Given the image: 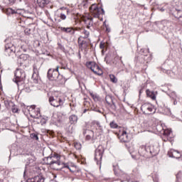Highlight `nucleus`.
<instances>
[{
    "mask_svg": "<svg viewBox=\"0 0 182 182\" xmlns=\"http://www.w3.org/2000/svg\"><path fill=\"white\" fill-rule=\"evenodd\" d=\"M47 77L49 80L60 82L62 75L59 73V66H57L55 69L50 68L47 73Z\"/></svg>",
    "mask_w": 182,
    "mask_h": 182,
    "instance_id": "obj_1",
    "label": "nucleus"
},
{
    "mask_svg": "<svg viewBox=\"0 0 182 182\" xmlns=\"http://www.w3.org/2000/svg\"><path fill=\"white\" fill-rule=\"evenodd\" d=\"M15 79L14 82L16 83L17 86L21 85V82L25 80L26 74L25 71L22 69L17 68L14 73Z\"/></svg>",
    "mask_w": 182,
    "mask_h": 182,
    "instance_id": "obj_2",
    "label": "nucleus"
},
{
    "mask_svg": "<svg viewBox=\"0 0 182 182\" xmlns=\"http://www.w3.org/2000/svg\"><path fill=\"white\" fill-rule=\"evenodd\" d=\"M105 153V148L103 146L100 145L95 149L94 160L96 161L97 166L102 164V159L103 157V154Z\"/></svg>",
    "mask_w": 182,
    "mask_h": 182,
    "instance_id": "obj_3",
    "label": "nucleus"
},
{
    "mask_svg": "<svg viewBox=\"0 0 182 182\" xmlns=\"http://www.w3.org/2000/svg\"><path fill=\"white\" fill-rule=\"evenodd\" d=\"M90 11L94 18H100V15H105V10L102 7H98L97 4H92L90 7Z\"/></svg>",
    "mask_w": 182,
    "mask_h": 182,
    "instance_id": "obj_4",
    "label": "nucleus"
},
{
    "mask_svg": "<svg viewBox=\"0 0 182 182\" xmlns=\"http://www.w3.org/2000/svg\"><path fill=\"white\" fill-rule=\"evenodd\" d=\"M48 102L51 106H53V107L63 106V103H65V100L60 97H50Z\"/></svg>",
    "mask_w": 182,
    "mask_h": 182,
    "instance_id": "obj_5",
    "label": "nucleus"
},
{
    "mask_svg": "<svg viewBox=\"0 0 182 182\" xmlns=\"http://www.w3.org/2000/svg\"><path fill=\"white\" fill-rule=\"evenodd\" d=\"M141 110L144 114H151V113H156L154 106L149 102L143 104L141 107Z\"/></svg>",
    "mask_w": 182,
    "mask_h": 182,
    "instance_id": "obj_6",
    "label": "nucleus"
},
{
    "mask_svg": "<svg viewBox=\"0 0 182 182\" xmlns=\"http://www.w3.org/2000/svg\"><path fill=\"white\" fill-rule=\"evenodd\" d=\"M149 150H150V145H142L139 147L138 153L139 156H141L145 159H150L151 154Z\"/></svg>",
    "mask_w": 182,
    "mask_h": 182,
    "instance_id": "obj_7",
    "label": "nucleus"
},
{
    "mask_svg": "<svg viewBox=\"0 0 182 182\" xmlns=\"http://www.w3.org/2000/svg\"><path fill=\"white\" fill-rule=\"evenodd\" d=\"M51 163L53 170H56L57 171H59V170H60V168H59V166H60V156L55 154L51 155Z\"/></svg>",
    "mask_w": 182,
    "mask_h": 182,
    "instance_id": "obj_8",
    "label": "nucleus"
},
{
    "mask_svg": "<svg viewBox=\"0 0 182 182\" xmlns=\"http://www.w3.org/2000/svg\"><path fill=\"white\" fill-rule=\"evenodd\" d=\"M15 46L12 43H8L5 46L4 55L6 56H14L15 55Z\"/></svg>",
    "mask_w": 182,
    "mask_h": 182,
    "instance_id": "obj_9",
    "label": "nucleus"
},
{
    "mask_svg": "<svg viewBox=\"0 0 182 182\" xmlns=\"http://www.w3.org/2000/svg\"><path fill=\"white\" fill-rule=\"evenodd\" d=\"M23 156H27L26 167V166H29V164H33V163H35L36 160V157H35V155H33L32 152L26 153L23 154Z\"/></svg>",
    "mask_w": 182,
    "mask_h": 182,
    "instance_id": "obj_10",
    "label": "nucleus"
},
{
    "mask_svg": "<svg viewBox=\"0 0 182 182\" xmlns=\"http://www.w3.org/2000/svg\"><path fill=\"white\" fill-rule=\"evenodd\" d=\"M82 134L85 136V140H91L95 137V132L93 130L84 129Z\"/></svg>",
    "mask_w": 182,
    "mask_h": 182,
    "instance_id": "obj_11",
    "label": "nucleus"
},
{
    "mask_svg": "<svg viewBox=\"0 0 182 182\" xmlns=\"http://www.w3.org/2000/svg\"><path fill=\"white\" fill-rule=\"evenodd\" d=\"M149 154L151 155H149V159H151V157H154V156H157V154H159V147L157 146H149Z\"/></svg>",
    "mask_w": 182,
    "mask_h": 182,
    "instance_id": "obj_12",
    "label": "nucleus"
},
{
    "mask_svg": "<svg viewBox=\"0 0 182 182\" xmlns=\"http://www.w3.org/2000/svg\"><path fill=\"white\" fill-rule=\"evenodd\" d=\"M168 156L172 159H180V157H181V154H180V152L178 151L171 149L168 151Z\"/></svg>",
    "mask_w": 182,
    "mask_h": 182,
    "instance_id": "obj_13",
    "label": "nucleus"
},
{
    "mask_svg": "<svg viewBox=\"0 0 182 182\" xmlns=\"http://www.w3.org/2000/svg\"><path fill=\"white\" fill-rule=\"evenodd\" d=\"M164 141H168V140L171 139V130L165 129L164 131L163 137Z\"/></svg>",
    "mask_w": 182,
    "mask_h": 182,
    "instance_id": "obj_14",
    "label": "nucleus"
},
{
    "mask_svg": "<svg viewBox=\"0 0 182 182\" xmlns=\"http://www.w3.org/2000/svg\"><path fill=\"white\" fill-rule=\"evenodd\" d=\"M87 29H90L93 26V18L92 17H85L83 19Z\"/></svg>",
    "mask_w": 182,
    "mask_h": 182,
    "instance_id": "obj_15",
    "label": "nucleus"
},
{
    "mask_svg": "<svg viewBox=\"0 0 182 182\" xmlns=\"http://www.w3.org/2000/svg\"><path fill=\"white\" fill-rule=\"evenodd\" d=\"M59 29L61 32H64L65 33H70V35H73L75 33V30L70 27H59Z\"/></svg>",
    "mask_w": 182,
    "mask_h": 182,
    "instance_id": "obj_16",
    "label": "nucleus"
},
{
    "mask_svg": "<svg viewBox=\"0 0 182 182\" xmlns=\"http://www.w3.org/2000/svg\"><path fill=\"white\" fill-rule=\"evenodd\" d=\"M96 65L97 64L95 62H89L87 66L92 70V72L95 73V75H100L99 73H97V70H96Z\"/></svg>",
    "mask_w": 182,
    "mask_h": 182,
    "instance_id": "obj_17",
    "label": "nucleus"
},
{
    "mask_svg": "<svg viewBox=\"0 0 182 182\" xmlns=\"http://www.w3.org/2000/svg\"><path fill=\"white\" fill-rule=\"evenodd\" d=\"M120 139L121 141H123L124 143H129V140H130V138L129 137V134H127L126 131L122 132Z\"/></svg>",
    "mask_w": 182,
    "mask_h": 182,
    "instance_id": "obj_18",
    "label": "nucleus"
},
{
    "mask_svg": "<svg viewBox=\"0 0 182 182\" xmlns=\"http://www.w3.org/2000/svg\"><path fill=\"white\" fill-rule=\"evenodd\" d=\"M27 182H45V178L42 176H36L34 178L28 179Z\"/></svg>",
    "mask_w": 182,
    "mask_h": 182,
    "instance_id": "obj_19",
    "label": "nucleus"
},
{
    "mask_svg": "<svg viewBox=\"0 0 182 182\" xmlns=\"http://www.w3.org/2000/svg\"><path fill=\"white\" fill-rule=\"evenodd\" d=\"M105 101H106V103H107V105H109V106L112 103V107H114V109H116V104L113 102V98L112 97V96L107 95L105 97Z\"/></svg>",
    "mask_w": 182,
    "mask_h": 182,
    "instance_id": "obj_20",
    "label": "nucleus"
},
{
    "mask_svg": "<svg viewBox=\"0 0 182 182\" xmlns=\"http://www.w3.org/2000/svg\"><path fill=\"white\" fill-rule=\"evenodd\" d=\"M3 14H6V15L10 16V15H15V14H18V11L11 8H9V9H4V11H3Z\"/></svg>",
    "mask_w": 182,
    "mask_h": 182,
    "instance_id": "obj_21",
    "label": "nucleus"
},
{
    "mask_svg": "<svg viewBox=\"0 0 182 182\" xmlns=\"http://www.w3.org/2000/svg\"><path fill=\"white\" fill-rule=\"evenodd\" d=\"M64 11L65 13H63V12L60 13V16H59V18L60 19H62V21H65V19H66V16L69 15V14L70 12V11L66 8L64 9Z\"/></svg>",
    "mask_w": 182,
    "mask_h": 182,
    "instance_id": "obj_22",
    "label": "nucleus"
},
{
    "mask_svg": "<svg viewBox=\"0 0 182 182\" xmlns=\"http://www.w3.org/2000/svg\"><path fill=\"white\" fill-rule=\"evenodd\" d=\"M70 124H76L77 123V116L76 114H72L69 117Z\"/></svg>",
    "mask_w": 182,
    "mask_h": 182,
    "instance_id": "obj_23",
    "label": "nucleus"
},
{
    "mask_svg": "<svg viewBox=\"0 0 182 182\" xmlns=\"http://www.w3.org/2000/svg\"><path fill=\"white\" fill-rule=\"evenodd\" d=\"M37 4L40 6V8H44L46 5L49 4V1L48 0H37Z\"/></svg>",
    "mask_w": 182,
    "mask_h": 182,
    "instance_id": "obj_24",
    "label": "nucleus"
},
{
    "mask_svg": "<svg viewBox=\"0 0 182 182\" xmlns=\"http://www.w3.org/2000/svg\"><path fill=\"white\" fill-rule=\"evenodd\" d=\"M146 93L148 97H151L152 100H156V95L154 94V92L146 90Z\"/></svg>",
    "mask_w": 182,
    "mask_h": 182,
    "instance_id": "obj_25",
    "label": "nucleus"
},
{
    "mask_svg": "<svg viewBox=\"0 0 182 182\" xmlns=\"http://www.w3.org/2000/svg\"><path fill=\"white\" fill-rule=\"evenodd\" d=\"M43 161L46 164L50 166L52 168V155L43 159Z\"/></svg>",
    "mask_w": 182,
    "mask_h": 182,
    "instance_id": "obj_26",
    "label": "nucleus"
},
{
    "mask_svg": "<svg viewBox=\"0 0 182 182\" xmlns=\"http://www.w3.org/2000/svg\"><path fill=\"white\" fill-rule=\"evenodd\" d=\"M18 59H20V62H25V60H28L29 59V55H28V54H21L18 56Z\"/></svg>",
    "mask_w": 182,
    "mask_h": 182,
    "instance_id": "obj_27",
    "label": "nucleus"
},
{
    "mask_svg": "<svg viewBox=\"0 0 182 182\" xmlns=\"http://www.w3.org/2000/svg\"><path fill=\"white\" fill-rule=\"evenodd\" d=\"M96 125H97L96 130H98L99 134H100V133H103V127H102V125H100V122H97Z\"/></svg>",
    "mask_w": 182,
    "mask_h": 182,
    "instance_id": "obj_28",
    "label": "nucleus"
},
{
    "mask_svg": "<svg viewBox=\"0 0 182 182\" xmlns=\"http://www.w3.org/2000/svg\"><path fill=\"white\" fill-rule=\"evenodd\" d=\"M78 45L80 48H83V45H86V41L82 40V37L78 38Z\"/></svg>",
    "mask_w": 182,
    "mask_h": 182,
    "instance_id": "obj_29",
    "label": "nucleus"
},
{
    "mask_svg": "<svg viewBox=\"0 0 182 182\" xmlns=\"http://www.w3.org/2000/svg\"><path fill=\"white\" fill-rule=\"evenodd\" d=\"M59 68H60L61 69H64V70H69V72H70V68H69V67H68V64H63V63H60V66H59Z\"/></svg>",
    "mask_w": 182,
    "mask_h": 182,
    "instance_id": "obj_30",
    "label": "nucleus"
},
{
    "mask_svg": "<svg viewBox=\"0 0 182 182\" xmlns=\"http://www.w3.org/2000/svg\"><path fill=\"white\" fill-rule=\"evenodd\" d=\"M82 33H84L85 36L83 37L84 39H87V37L90 35V32L87 30L83 29Z\"/></svg>",
    "mask_w": 182,
    "mask_h": 182,
    "instance_id": "obj_31",
    "label": "nucleus"
},
{
    "mask_svg": "<svg viewBox=\"0 0 182 182\" xmlns=\"http://www.w3.org/2000/svg\"><path fill=\"white\" fill-rule=\"evenodd\" d=\"M109 78L112 83H117V78L116 76H114V75H109Z\"/></svg>",
    "mask_w": 182,
    "mask_h": 182,
    "instance_id": "obj_32",
    "label": "nucleus"
},
{
    "mask_svg": "<svg viewBox=\"0 0 182 182\" xmlns=\"http://www.w3.org/2000/svg\"><path fill=\"white\" fill-rule=\"evenodd\" d=\"M109 126L111 129H117V127H119V125H117V124L114 122V121L110 122Z\"/></svg>",
    "mask_w": 182,
    "mask_h": 182,
    "instance_id": "obj_33",
    "label": "nucleus"
},
{
    "mask_svg": "<svg viewBox=\"0 0 182 182\" xmlns=\"http://www.w3.org/2000/svg\"><path fill=\"white\" fill-rule=\"evenodd\" d=\"M18 107L16 106V105H13L12 107H11V112L13 113H18Z\"/></svg>",
    "mask_w": 182,
    "mask_h": 182,
    "instance_id": "obj_34",
    "label": "nucleus"
},
{
    "mask_svg": "<svg viewBox=\"0 0 182 182\" xmlns=\"http://www.w3.org/2000/svg\"><path fill=\"white\" fill-rule=\"evenodd\" d=\"M67 132L72 134V133H73V126L70 125L68 128H67Z\"/></svg>",
    "mask_w": 182,
    "mask_h": 182,
    "instance_id": "obj_35",
    "label": "nucleus"
},
{
    "mask_svg": "<svg viewBox=\"0 0 182 182\" xmlns=\"http://www.w3.org/2000/svg\"><path fill=\"white\" fill-rule=\"evenodd\" d=\"M31 139H33L34 140H39V137L38 136V134L33 133L31 134Z\"/></svg>",
    "mask_w": 182,
    "mask_h": 182,
    "instance_id": "obj_36",
    "label": "nucleus"
},
{
    "mask_svg": "<svg viewBox=\"0 0 182 182\" xmlns=\"http://www.w3.org/2000/svg\"><path fill=\"white\" fill-rule=\"evenodd\" d=\"M16 1V0H6V4H7V5H14Z\"/></svg>",
    "mask_w": 182,
    "mask_h": 182,
    "instance_id": "obj_37",
    "label": "nucleus"
},
{
    "mask_svg": "<svg viewBox=\"0 0 182 182\" xmlns=\"http://www.w3.org/2000/svg\"><path fill=\"white\" fill-rule=\"evenodd\" d=\"M132 173H133L132 174L134 176H137V174H139V168H134L132 170Z\"/></svg>",
    "mask_w": 182,
    "mask_h": 182,
    "instance_id": "obj_38",
    "label": "nucleus"
},
{
    "mask_svg": "<svg viewBox=\"0 0 182 182\" xmlns=\"http://www.w3.org/2000/svg\"><path fill=\"white\" fill-rule=\"evenodd\" d=\"M58 49H60V50H63V52H65V46H63L62 44L58 43Z\"/></svg>",
    "mask_w": 182,
    "mask_h": 182,
    "instance_id": "obj_39",
    "label": "nucleus"
},
{
    "mask_svg": "<svg viewBox=\"0 0 182 182\" xmlns=\"http://www.w3.org/2000/svg\"><path fill=\"white\" fill-rule=\"evenodd\" d=\"M132 159H134V160H139V159H140V156H139V155H136V156L132 155Z\"/></svg>",
    "mask_w": 182,
    "mask_h": 182,
    "instance_id": "obj_40",
    "label": "nucleus"
},
{
    "mask_svg": "<svg viewBox=\"0 0 182 182\" xmlns=\"http://www.w3.org/2000/svg\"><path fill=\"white\" fill-rule=\"evenodd\" d=\"M182 176V172L179 171L177 174H176V178L177 180H178V178H180V177H181Z\"/></svg>",
    "mask_w": 182,
    "mask_h": 182,
    "instance_id": "obj_41",
    "label": "nucleus"
},
{
    "mask_svg": "<svg viewBox=\"0 0 182 182\" xmlns=\"http://www.w3.org/2000/svg\"><path fill=\"white\" fill-rule=\"evenodd\" d=\"M63 168H68V170H69V168H70V166H69V165H68L66 164H64Z\"/></svg>",
    "mask_w": 182,
    "mask_h": 182,
    "instance_id": "obj_42",
    "label": "nucleus"
},
{
    "mask_svg": "<svg viewBox=\"0 0 182 182\" xmlns=\"http://www.w3.org/2000/svg\"><path fill=\"white\" fill-rule=\"evenodd\" d=\"M100 49H105V43H100Z\"/></svg>",
    "mask_w": 182,
    "mask_h": 182,
    "instance_id": "obj_43",
    "label": "nucleus"
},
{
    "mask_svg": "<svg viewBox=\"0 0 182 182\" xmlns=\"http://www.w3.org/2000/svg\"><path fill=\"white\" fill-rule=\"evenodd\" d=\"M95 70H97V73L100 70V67H99L97 64L95 65Z\"/></svg>",
    "mask_w": 182,
    "mask_h": 182,
    "instance_id": "obj_44",
    "label": "nucleus"
},
{
    "mask_svg": "<svg viewBox=\"0 0 182 182\" xmlns=\"http://www.w3.org/2000/svg\"><path fill=\"white\" fill-rule=\"evenodd\" d=\"M35 76H38V74H36V73H33V76H32V79H35Z\"/></svg>",
    "mask_w": 182,
    "mask_h": 182,
    "instance_id": "obj_45",
    "label": "nucleus"
},
{
    "mask_svg": "<svg viewBox=\"0 0 182 182\" xmlns=\"http://www.w3.org/2000/svg\"><path fill=\"white\" fill-rule=\"evenodd\" d=\"M0 9L1 11H2V12L4 13V11H5V9H4V7H2V6L0 5Z\"/></svg>",
    "mask_w": 182,
    "mask_h": 182,
    "instance_id": "obj_46",
    "label": "nucleus"
},
{
    "mask_svg": "<svg viewBox=\"0 0 182 182\" xmlns=\"http://www.w3.org/2000/svg\"><path fill=\"white\" fill-rule=\"evenodd\" d=\"M105 28H106V31L107 32H110L109 28H107V25H105Z\"/></svg>",
    "mask_w": 182,
    "mask_h": 182,
    "instance_id": "obj_47",
    "label": "nucleus"
},
{
    "mask_svg": "<svg viewBox=\"0 0 182 182\" xmlns=\"http://www.w3.org/2000/svg\"><path fill=\"white\" fill-rule=\"evenodd\" d=\"M68 170H70V171L71 172V173H74L75 172V171H73V170H72V168H69Z\"/></svg>",
    "mask_w": 182,
    "mask_h": 182,
    "instance_id": "obj_48",
    "label": "nucleus"
},
{
    "mask_svg": "<svg viewBox=\"0 0 182 182\" xmlns=\"http://www.w3.org/2000/svg\"><path fill=\"white\" fill-rule=\"evenodd\" d=\"M160 11H161V12H164V8H161V9H160Z\"/></svg>",
    "mask_w": 182,
    "mask_h": 182,
    "instance_id": "obj_49",
    "label": "nucleus"
},
{
    "mask_svg": "<svg viewBox=\"0 0 182 182\" xmlns=\"http://www.w3.org/2000/svg\"><path fill=\"white\" fill-rule=\"evenodd\" d=\"M144 56H145V57L144 58V59L145 60H149L148 59L146 58V56H147V55H144Z\"/></svg>",
    "mask_w": 182,
    "mask_h": 182,
    "instance_id": "obj_50",
    "label": "nucleus"
},
{
    "mask_svg": "<svg viewBox=\"0 0 182 182\" xmlns=\"http://www.w3.org/2000/svg\"><path fill=\"white\" fill-rule=\"evenodd\" d=\"M172 95L176 96V92H172Z\"/></svg>",
    "mask_w": 182,
    "mask_h": 182,
    "instance_id": "obj_51",
    "label": "nucleus"
},
{
    "mask_svg": "<svg viewBox=\"0 0 182 182\" xmlns=\"http://www.w3.org/2000/svg\"><path fill=\"white\" fill-rule=\"evenodd\" d=\"M85 112H87V109H85L84 112H83V113H85Z\"/></svg>",
    "mask_w": 182,
    "mask_h": 182,
    "instance_id": "obj_52",
    "label": "nucleus"
},
{
    "mask_svg": "<svg viewBox=\"0 0 182 182\" xmlns=\"http://www.w3.org/2000/svg\"><path fill=\"white\" fill-rule=\"evenodd\" d=\"M141 94V90H139V95Z\"/></svg>",
    "mask_w": 182,
    "mask_h": 182,
    "instance_id": "obj_53",
    "label": "nucleus"
},
{
    "mask_svg": "<svg viewBox=\"0 0 182 182\" xmlns=\"http://www.w3.org/2000/svg\"><path fill=\"white\" fill-rule=\"evenodd\" d=\"M91 96H92V97H95V95L93 94H91Z\"/></svg>",
    "mask_w": 182,
    "mask_h": 182,
    "instance_id": "obj_54",
    "label": "nucleus"
},
{
    "mask_svg": "<svg viewBox=\"0 0 182 182\" xmlns=\"http://www.w3.org/2000/svg\"><path fill=\"white\" fill-rule=\"evenodd\" d=\"M36 83V82H38V80H35V81H34Z\"/></svg>",
    "mask_w": 182,
    "mask_h": 182,
    "instance_id": "obj_55",
    "label": "nucleus"
},
{
    "mask_svg": "<svg viewBox=\"0 0 182 182\" xmlns=\"http://www.w3.org/2000/svg\"><path fill=\"white\" fill-rule=\"evenodd\" d=\"M26 173V171H24V173H23V174H24V176H25Z\"/></svg>",
    "mask_w": 182,
    "mask_h": 182,
    "instance_id": "obj_56",
    "label": "nucleus"
},
{
    "mask_svg": "<svg viewBox=\"0 0 182 182\" xmlns=\"http://www.w3.org/2000/svg\"><path fill=\"white\" fill-rule=\"evenodd\" d=\"M127 181H130V178H128V179H127Z\"/></svg>",
    "mask_w": 182,
    "mask_h": 182,
    "instance_id": "obj_57",
    "label": "nucleus"
},
{
    "mask_svg": "<svg viewBox=\"0 0 182 182\" xmlns=\"http://www.w3.org/2000/svg\"><path fill=\"white\" fill-rule=\"evenodd\" d=\"M141 52H144V50H141Z\"/></svg>",
    "mask_w": 182,
    "mask_h": 182,
    "instance_id": "obj_58",
    "label": "nucleus"
},
{
    "mask_svg": "<svg viewBox=\"0 0 182 182\" xmlns=\"http://www.w3.org/2000/svg\"><path fill=\"white\" fill-rule=\"evenodd\" d=\"M151 59V58L149 56V60Z\"/></svg>",
    "mask_w": 182,
    "mask_h": 182,
    "instance_id": "obj_59",
    "label": "nucleus"
},
{
    "mask_svg": "<svg viewBox=\"0 0 182 182\" xmlns=\"http://www.w3.org/2000/svg\"><path fill=\"white\" fill-rule=\"evenodd\" d=\"M126 147H127V144H125Z\"/></svg>",
    "mask_w": 182,
    "mask_h": 182,
    "instance_id": "obj_60",
    "label": "nucleus"
},
{
    "mask_svg": "<svg viewBox=\"0 0 182 182\" xmlns=\"http://www.w3.org/2000/svg\"><path fill=\"white\" fill-rule=\"evenodd\" d=\"M79 56H80V54H79Z\"/></svg>",
    "mask_w": 182,
    "mask_h": 182,
    "instance_id": "obj_61",
    "label": "nucleus"
},
{
    "mask_svg": "<svg viewBox=\"0 0 182 182\" xmlns=\"http://www.w3.org/2000/svg\"><path fill=\"white\" fill-rule=\"evenodd\" d=\"M60 9H63V8H61Z\"/></svg>",
    "mask_w": 182,
    "mask_h": 182,
    "instance_id": "obj_62",
    "label": "nucleus"
}]
</instances>
